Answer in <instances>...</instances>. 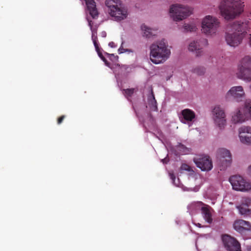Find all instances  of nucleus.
I'll use <instances>...</instances> for the list:
<instances>
[{
    "mask_svg": "<svg viewBox=\"0 0 251 251\" xmlns=\"http://www.w3.org/2000/svg\"><path fill=\"white\" fill-rule=\"evenodd\" d=\"M249 22L236 21L231 25V33H226V41L231 47H235L239 46L245 37L250 27Z\"/></svg>",
    "mask_w": 251,
    "mask_h": 251,
    "instance_id": "1",
    "label": "nucleus"
},
{
    "mask_svg": "<svg viewBox=\"0 0 251 251\" xmlns=\"http://www.w3.org/2000/svg\"><path fill=\"white\" fill-rule=\"evenodd\" d=\"M241 0H223L219 5L221 15L226 20L234 19L243 11Z\"/></svg>",
    "mask_w": 251,
    "mask_h": 251,
    "instance_id": "2",
    "label": "nucleus"
},
{
    "mask_svg": "<svg viewBox=\"0 0 251 251\" xmlns=\"http://www.w3.org/2000/svg\"><path fill=\"white\" fill-rule=\"evenodd\" d=\"M167 47V43L164 39L152 44L150 47V59L151 62L158 64L165 61L171 53L170 50Z\"/></svg>",
    "mask_w": 251,
    "mask_h": 251,
    "instance_id": "3",
    "label": "nucleus"
},
{
    "mask_svg": "<svg viewBox=\"0 0 251 251\" xmlns=\"http://www.w3.org/2000/svg\"><path fill=\"white\" fill-rule=\"evenodd\" d=\"M236 76L245 82H251V56H245L239 61Z\"/></svg>",
    "mask_w": 251,
    "mask_h": 251,
    "instance_id": "4",
    "label": "nucleus"
},
{
    "mask_svg": "<svg viewBox=\"0 0 251 251\" xmlns=\"http://www.w3.org/2000/svg\"><path fill=\"white\" fill-rule=\"evenodd\" d=\"M105 5L108 8V11L110 15L115 21H120L127 17V10L121 6L120 0H106Z\"/></svg>",
    "mask_w": 251,
    "mask_h": 251,
    "instance_id": "5",
    "label": "nucleus"
},
{
    "mask_svg": "<svg viewBox=\"0 0 251 251\" xmlns=\"http://www.w3.org/2000/svg\"><path fill=\"white\" fill-rule=\"evenodd\" d=\"M170 13L174 21H179L189 16L191 11L189 7L176 4L171 7Z\"/></svg>",
    "mask_w": 251,
    "mask_h": 251,
    "instance_id": "6",
    "label": "nucleus"
},
{
    "mask_svg": "<svg viewBox=\"0 0 251 251\" xmlns=\"http://www.w3.org/2000/svg\"><path fill=\"white\" fill-rule=\"evenodd\" d=\"M219 25L220 22L218 19L207 15L202 20L201 30L205 34L211 35L216 33Z\"/></svg>",
    "mask_w": 251,
    "mask_h": 251,
    "instance_id": "7",
    "label": "nucleus"
},
{
    "mask_svg": "<svg viewBox=\"0 0 251 251\" xmlns=\"http://www.w3.org/2000/svg\"><path fill=\"white\" fill-rule=\"evenodd\" d=\"M251 119V100H248L245 102L244 106L235 113L232 121L235 124L242 123Z\"/></svg>",
    "mask_w": 251,
    "mask_h": 251,
    "instance_id": "8",
    "label": "nucleus"
},
{
    "mask_svg": "<svg viewBox=\"0 0 251 251\" xmlns=\"http://www.w3.org/2000/svg\"><path fill=\"white\" fill-rule=\"evenodd\" d=\"M229 181L235 190L243 192L251 190V183L246 181L240 176H232L229 177Z\"/></svg>",
    "mask_w": 251,
    "mask_h": 251,
    "instance_id": "9",
    "label": "nucleus"
},
{
    "mask_svg": "<svg viewBox=\"0 0 251 251\" xmlns=\"http://www.w3.org/2000/svg\"><path fill=\"white\" fill-rule=\"evenodd\" d=\"M214 123L219 128H222L226 124L225 110L220 105H216L212 111Z\"/></svg>",
    "mask_w": 251,
    "mask_h": 251,
    "instance_id": "10",
    "label": "nucleus"
},
{
    "mask_svg": "<svg viewBox=\"0 0 251 251\" xmlns=\"http://www.w3.org/2000/svg\"><path fill=\"white\" fill-rule=\"evenodd\" d=\"M217 157L219 164L221 166L222 170L229 166L231 162V155L229 151L226 149H220L217 152Z\"/></svg>",
    "mask_w": 251,
    "mask_h": 251,
    "instance_id": "11",
    "label": "nucleus"
},
{
    "mask_svg": "<svg viewBox=\"0 0 251 251\" xmlns=\"http://www.w3.org/2000/svg\"><path fill=\"white\" fill-rule=\"evenodd\" d=\"M225 249L227 251H242L240 243L233 236H222Z\"/></svg>",
    "mask_w": 251,
    "mask_h": 251,
    "instance_id": "12",
    "label": "nucleus"
},
{
    "mask_svg": "<svg viewBox=\"0 0 251 251\" xmlns=\"http://www.w3.org/2000/svg\"><path fill=\"white\" fill-rule=\"evenodd\" d=\"M245 97V93L243 87L241 86L232 87L227 92V99L232 98L237 101H242Z\"/></svg>",
    "mask_w": 251,
    "mask_h": 251,
    "instance_id": "13",
    "label": "nucleus"
},
{
    "mask_svg": "<svg viewBox=\"0 0 251 251\" xmlns=\"http://www.w3.org/2000/svg\"><path fill=\"white\" fill-rule=\"evenodd\" d=\"M195 162L197 166L202 171H208L213 167L212 162L207 156H201L195 159Z\"/></svg>",
    "mask_w": 251,
    "mask_h": 251,
    "instance_id": "14",
    "label": "nucleus"
},
{
    "mask_svg": "<svg viewBox=\"0 0 251 251\" xmlns=\"http://www.w3.org/2000/svg\"><path fill=\"white\" fill-rule=\"evenodd\" d=\"M208 41L205 39H201L199 42L194 41L191 42L188 47L190 51L195 52L197 56H201L203 54L202 47L206 46Z\"/></svg>",
    "mask_w": 251,
    "mask_h": 251,
    "instance_id": "15",
    "label": "nucleus"
},
{
    "mask_svg": "<svg viewBox=\"0 0 251 251\" xmlns=\"http://www.w3.org/2000/svg\"><path fill=\"white\" fill-rule=\"evenodd\" d=\"M239 137L242 143L250 145L248 141L251 139V127L242 126L240 127L239 128Z\"/></svg>",
    "mask_w": 251,
    "mask_h": 251,
    "instance_id": "16",
    "label": "nucleus"
},
{
    "mask_svg": "<svg viewBox=\"0 0 251 251\" xmlns=\"http://www.w3.org/2000/svg\"><path fill=\"white\" fill-rule=\"evenodd\" d=\"M237 207L242 215H249L251 213V198H243L241 204Z\"/></svg>",
    "mask_w": 251,
    "mask_h": 251,
    "instance_id": "17",
    "label": "nucleus"
},
{
    "mask_svg": "<svg viewBox=\"0 0 251 251\" xmlns=\"http://www.w3.org/2000/svg\"><path fill=\"white\" fill-rule=\"evenodd\" d=\"M233 227L239 233H242L246 231H251V224L249 222L243 220H236L233 224Z\"/></svg>",
    "mask_w": 251,
    "mask_h": 251,
    "instance_id": "18",
    "label": "nucleus"
},
{
    "mask_svg": "<svg viewBox=\"0 0 251 251\" xmlns=\"http://www.w3.org/2000/svg\"><path fill=\"white\" fill-rule=\"evenodd\" d=\"M198 204L200 205H203V206L201 207V210L203 217L204 218L205 221L209 224L212 223L213 221L212 213L211 211L212 208L209 206L205 205L202 202H199Z\"/></svg>",
    "mask_w": 251,
    "mask_h": 251,
    "instance_id": "19",
    "label": "nucleus"
},
{
    "mask_svg": "<svg viewBox=\"0 0 251 251\" xmlns=\"http://www.w3.org/2000/svg\"><path fill=\"white\" fill-rule=\"evenodd\" d=\"M182 119L180 120L182 123L186 124V122H192L195 118V112L190 109H185L181 112Z\"/></svg>",
    "mask_w": 251,
    "mask_h": 251,
    "instance_id": "20",
    "label": "nucleus"
},
{
    "mask_svg": "<svg viewBox=\"0 0 251 251\" xmlns=\"http://www.w3.org/2000/svg\"><path fill=\"white\" fill-rule=\"evenodd\" d=\"M90 15L93 18L98 16V12L96 8V2L94 0H84Z\"/></svg>",
    "mask_w": 251,
    "mask_h": 251,
    "instance_id": "21",
    "label": "nucleus"
},
{
    "mask_svg": "<svg viewBox=\"0 0 251 251\" xmlns=\"http://www.w3.org/2000/svg\"><path fill=\"white\" fill-rule=\"evenodd\" d=\"M148 106L151 111L157 110V102L155 99L153 91L151 90V94L148 97Z\"/></svg>",
    "mask_w": 251,
    "mask_h": 251,
    "instance_id": "22",
    "label": "nucleus"
},
{
    "mask_svg": "<svg viewBox=\"0 0 251 251\" xmlns=\"http://www.w3.org/2000/svg\"><path fill=\"white\" fill-rule=\"evenodd\" d=\"M141 29L144 32V36L147 38H150L152 36L155 35L157 32L156 30L151 28L145 25H142Z\"/></svg>",
    "mask_w": 251,
    "mask_h": 251,
    "instance_id": "23",
    "label": "nucleus"
},
{
    "mask_svg": "<svg viewBox=\"0 0 251 251\" xmlns=\"http://www.w3.org/2000/svg\"><path fill=\"white\" fill-rule=\"evenodd\" d=\"M193 72L199 75H203L205 72V69L203 67H197L193 69Z\"/></svg>",
    "mask_w": 251,
    "mask_h": 251,
    "instance_id": "24",
    "label": "nucleus"
},
{
    "mask_svg": "<svg viewBox=\"0 0 251 251\" xmlns=\"http://www.w3.org/2000/svg\"><path fill=\"white\" fill-rule=\"evenodd\" d=\"M92 39L95 48H97L98 44L97 43V31L95 29H92Z\"/></svg>",
    "mask_w": 251,
    "mask_h": 251,
    "instance_id": "25",
    "label": "nucleus"
},
{
    "mask_svg": "<svg viewBox=\"0 0 251 251\" xmlns=\"http://www.w3.org/2000/svg\"><path fill=\"white\" fill-rule=\"evenodd\" d=\"M134 92V89H126L123 90V94L126 97H131Z\"/></svg>",
    "mask_w": 251,
    "mask_h": 251,
    "instance_id": "26",
    "label": "nucleus"
},
{
    "mask_svg": "<svg viewBox=\"0 0 251 251\" xmlns=\"http://www.w3.org/2000/svg\"><path fill=\"white\" fill-rule=\"evenodd\" d=\"M184 28L186 31H193L196 30V27L195 25H192L185 24L184 25Z\"/></svg>",
    "mask_w": 251,
    "mask_h": 251,
    "instance_id": "27",
    "label": "nucleus"
},
{
    "mask_svg": "<svg viewBox=\"0 0 251 251\" xmlns=\"http://www.w3.org/2000/svg\"><path fill=\"white\" fill-rule=\"evenodd\" d=\"M180 168H181V170H185V171H190V169H191L190 167L186 164H182Z\"/></svg>",
    "mask_w": 251,
    "mask_h": 251,
    "instance_id": "28",
    "label": "nucleus"
},
{
    "mask_svg": "<svg viewBox=\"0 0 251 251\" xmlns=\"http://www.w3.org/2000/svg\"><path fill=\"white\" fill-rule=\"evenodd\" d=\"M95 49H96V51H97V53H98V55H99V57H100V58H102V56H103V55H102V54L101 52L100 51V48H99V45H97V48H95Z\"/></svg>",
    "mask_w": 251,
    "mask_h": 251,
    "instance_id": "29",
    "label": "nucleus"
},
{
    "mask_svg": "<svg viewBox=\"0 0 251 251\" xmlns=\"http://www.w3.org/2000/svg\"><path fill=\"white\" fill-rule=\"evenodd\" d=\"M65 116L64 115H62L61 116H60V117H59L57 119V124L58 125H60L62 123V122H63V121L64 120V119H65Z\"/></svg>",
    "mask_w": 251,
    "mask_h": 251,
    "instance_id": "30",
    "label": "nucleus"
},
{
    "mask_svg": "<svg viewBox=\"0 0 251 251\" xmlns=\"http://www.w3.org/2000/svg\"><path fill=\"white\" fill-rule=\"evenodd\" d=\"M170 178L174 182L175 180V179H176V176H175V175L174 174H173V173L172 174L170 173Z\"/></svg>",
    "mask_w": 251,
    "mask_h": 251,
    "instance_id": "31",
    "label": "nucleus"
},
{
    "mask_svg": "<svg viewBox=\"0 0 251 251\" xmlns=\"http://www.w3.org/2000/svg\"><path fill=\"white\" fill-rule=\"evenodd\" d=\"M108 45L109 47H110L111 48H115L116 47L115 44L114 42H110L108 44Z\"/></svg>",
    "mask_w": 251,
    "mask_h": 251,
    "instance_id": "32",
    "label": "nucleus"
},
{
    "mask_svg": "<svg viewBox=\"0 0 251 251\" xmlns=\"http://www.w3.org/2000/svg\"><path fill=\"white\" fill-rule=\"evenodd\" d=\"M101 59L105 62L106 66L109 67V63L107 62L106 58L104 56H102Z\"/></svg>",
    "mask_w": 251,
    "mask_h": 251,
    "instance_id": "33",
    "label": "nucleus"
},
{
    "mask_svg": "<svg viewBox=\"0 0 251 251\" xmlns=\"http://www.w3.org/2000/svg\"><path fill=\"white\" fill-rule=\"evenodd\" d=\"M100 35L101 36V37H105L106 36V33L105 31H102L101 33H100Z\"/></svg>",
    "mask_w": 251,
    "mask_h": 251,
    "instance_id": "34",
    "label": "nucleus"
},
{
    "mask_svg": "<svg viewBox=\"0 0 251 251\" xmlns=\"http://www.w3.org/2000/svg\"><path fill=\"white\" fill-rule=\"evenodd\" d=\"M248 174L251 176V165L249 167H248Z\"/></svg>",
    "mask_w": 251,
    "mask_h": 251,
    "instance_id": "35",
    "label": "nucleus"
},
{
    "mask_svg": "<svg viewBox=\"0 0 251 251\" xmlns=\"http://www.w3.org/2000/svg\"><path fill=\"white\" fill-rule=\"evenodd\" d=\"M247 251H251V246H248L247 248Z\"/></svg>",
    "mask_w": 251,
    "mask_h": 251,
    "instance_id": "36",
    "label": "nucleus"
},
{
    "mask_svg": "<svg viewBox=\"0 0 251 251\" xmlns=\"http://www.w3.org/2000/svg\"><path fill=\"white\" fill-rule=\"evenodd\" d=\"M91 22H92V21L89 22V26L91 27V29L92 30V29H93L92 28V24H91Z\"/></svg>",
    "mask_w": 251,
    "mask_h": 251,
    "instance_id": "37",
    "label": "nucleus"
},
{
    "mask_svg": "<svg viewBox=\"0 0 251 251\" xmlns=\"http://www.w3.org/2000/svg\"><path fill=\"white\" fill-rule=\"evenodd\" d=\"M122 50H123V49H122L121 48H120L119 49V51L120 53H123V51Z\"/></svg>",
    "mask_w": 251,
    "mask_h": 251,
    "instance_id": "38",
    "label": "nucleus"
},
{
    "mask_svg": "<svg viewBox=\"0 0 251 251\" xmlns=\"http://www.w3.org/2000/svg\"><path fill=\"white\" fill-rule=\"evenodd\" d=\"M250 35H251V37L250 38V45L251 46V34Z\"/></svg>",
    "mask_w": 251,
    "mask_h": 251,
    "instance_id": "39",
    "label": "nucleus"
},
{
    "mask_svg": "<svg viewBox=\"0 0 251 251\" xmlns=\"http://www.w3.org/2000/svg\"><path fill=\"white\" fill-rule=\"evenodd\" d=\"M180 148H184V146H183V145H181L180 146Z\"/></svg>",
    "mask_w": 251,
    "mask_h": 251,
    "instance_id": "40",
    "label": "nucleus"
},
{
    "mask_svg": "<svg viewBox=\"0 0 251 251\" xmlns=\"http://www.w3.org/2000/svg\"><path fill=\"white\" fill-rule=\"evenodd\" d=\"M250 143V145H251V139L249 141H248Z\"/></svg>",
    "mask_w": 251,
    "mask_h": 251,
    "instance_id": "41",
    "label": "nucleus"
},
{
    "mask_svg": "<svg viewBox=\"0 0 251 251\" xmlns=\"http://www.w3.org/2000/svg\"><path fill=\"white\" fill-rule=\"evenodd\" d=\"M222 235H225V236H226V235H228V234H222Z\"/></svg>",
    "mask_w": 251,
    "mask_h": 251,
    "instance_id": "42",
    "label": "nucleus"
}]
</instances>
